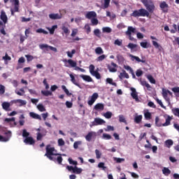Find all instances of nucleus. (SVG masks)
Here are the masks:
<instances>
[{
	"mask_svg": "<svg viewBox=\"0 0 179 179\" xmlns=\"http://www.w3.org/2000/svg\"><path fill=\"white\" fill-rule=\"evenodd\" d=\"M142 3H143L144 6L146 8H141L138 10H135L133 11L130 16L133 17H149L150 19V13H153L155 12V3L152 1H149L148 0H142Z\"/></svg>",
	"mask_w": 179,
	"mask_h": 179,
	"instance_id": "f257e3e1",
	"label": "nucleus"
},
{
	"mask_svg": "<svg viewBox=\"0 0 179 179\" xmlns=\"http://www.w3.org/2000/svg\"><path fill=\"white\" fill-rule=\"evenodd\" d=\"M46 153L45 154V156L49 159V160H51L52 162H57L59 164H62V160L64 159L62 158V155L55 153L54 152H56L55 148L51 147V145H48L45 148Z\"/></svg>",
	"mask_w": 179,
	"mask_h": 179,
	"instance_id": "f03ea898",
	"label": "nucleus"
},
{
	"mask_svg": "<svg viewBox=\"0 0 179 179\" xmlns=\"http://www.w3.org/2000/svg\"><path fill=\"white\" fill-rule=\"evenodd\" d=\"M166 122L164 123H162L160 122V119L159 118V117H155V125H157V127H169V125H171V120H173V116H170L169 115H164V116Z\"/></svg>",
	"mask_w": 179,
	"mask_h": 179,
	"instance_id": "7ed1b4c3",
	"label": "nucleus"
},
{
	"mask_svg": "<svg viewBox=\"0 0 179 179\" xmlns=\"http://www.w3.org/2000/svg\"><path fill=\"white\" fill-rule=\"evenodd\" d=\"M136 33V29L133 27H128L127 31H125V34L129 37V40H130V41H134V43H136V38H134L132 34H135Z\"/></svg>",
	"mask_w": 179,
	"mask_h": 179,
	"instance_id": "20e7f679",
	"label": "nucleus"
},
{
	"mask_svg": "<svg viewBox=\"0 0 179 179\" xmlns=\"http://www.w3.org/2000/svg\"><path fill=\"white\" fill-rule=\"evenodd\" d=\"M96 67H94V65L91 64L90 66V73L92 75V76H95L96 79H101V76L100 75V73L97 71H94Z\"/></svg>",
	"mask_w": 179,
	"mask_h": 179,
	"instance_id": "39448f33",
	"label": "nucleus"
},
{
	"mask_svg": "<svg viewBox=\"0 0 179 179\" xmlns=\"http://www.w3.org/2000/svg\"><path fill=\"white\" fill-rule=\"evenodd\" d=\"M39 48H41V50H44V48H45L46 51H48V50H51V51H53L54 52H57V51H58L57 50V48H54V47H52L51 45H48L47 44L39 45Z\"/></svg>",
	"mask_w": 179,
	"mask_h": 179,
	"instance_id": "423d86ee",
	"label": "nucleus"
},
{
	"mask_svg": "<svg viewBox=\"0 0 179 179\" xmlns=\"http://www.w3.org/2000/svg\"><path fill=\"white\" fill-rule=\"evenodd\" d=\"M106 66L109 72H112V73L117 72V68H118V65L114 63V62H112L110 64H107Z\"/></svg>",
	"mask_w": 179,
	"mask_h": 179,
	"instance_id": "0eeeda50",
	"label": "nucleus"
},
{
	"mask_svg": "<svg viewBox=\"0 0 179 179\" xmlns=\"http://www.w3.org/2000/svg\"><path fill=\"white\" fill-rule=\"evenodd\" d=\"M4 135H7V137H3L0 135V142H8L10 138V136H12V132L10 131H5Z\"/></svg>",
	"mask_w": 179,
	"mask_h": 179,
	"instance_id": "6e6552de",
	"label": "nucleus"
},
{
	"mask_svg": "<svg viewBox=\"0 0 179 179\" xmlns=\"http://www.w3.org/2000/svg\"><path fill=\"white\" fill-rule=\"evenodd\" d=\"M162 97L166 101L168 106H170V104H171V103L170 102V97H169L168 90H166L164 88L162 89Z\"/></svg>",
	"mask_w": 179,
	"mask_h": 179,
	"instance_id": "1a4fd4ad",
	"label": "nucleus"
},
{
	"mask_svg": "<svg viewBox=\"0 0 179 179\" xmlns=\"http://www.w3.org/2000/svg\"><path fill=\"white\" fill-rule=\"evenodd\" d=\"M97 99H99V94L97 92H95L92 95L91 99L88 101V104L90 106H93V104H94V101H96Z\"/></svg>",
	"mask_w": 179,
	"mask_h": 179,
	"instance_id": "9d476101",
	"label": "nucleus"
},
{
	"mask_svg": "<svg viewBox=\"0 0 179 179\" xmlns=\"http://www.w3.org/2000/svg\"><path fill=\"white\" fill-rule=\"evenodd\" d=\"M0 19L2 20L3 24L8 23V15H6V13L3 10L1 11Z\"/></svg>",
	"mask_w": 179,
	"mask_h": 179,
	"instance_id": "9b49d317",
	"label": "nucleus"
},
{
	"mask_svg": "<svg viewBox=\"0 0 179 179\" xmlns=\"http://www.w3.org/2000/svg\"><path fill=\"white\" fill-rule=\"evenodd\" d=\"M159 7L164 13H167V12H169V4H167L166 1H162L159 4Z\"/></svg>",
	"mask_w": 179,
	"mask_h": 179,
	"instance_id": "f8f14e48",
	"label": "nucleus"
},
{
	"mask_svg": "<svg viewBox=\"0 0 179 179\" xmlns=\"http://www.w3.org/2000/svg\"><path fill=\"white\" fill-rule=\"evenodd\" d=\"M50 19L52 20H57L59 19H62V14H59V13H51L49 15Z\"/></svg>",
	"mask_w": 179,
	"mask_h": 179,
	"instance_id": "ddd939ff",
	"label": "nucleus"
},
{
	"mask_svg": "<svg viewBox=\"0 0 179 179\" xmlns=\"http://www.w3.org/2000/svg\"><path fill=\"white\" fill-rule=\"evenodd\" d=\"M130 90L131 91V97L136 100V101H138L139 100V98L138 97V92H136V89L134 87H131Z\"/></svg>",
	"mask_w": 179,
	"mask_h": 179,
	"instance_id": "4468645a",
	"label": "nucleus"
},
{
	"mask_svg": "<svg viewBox=\"0 0 179 179\" xmlns=\"http://www.w3.org/2000/svg\"><path fill=\"white\" fill-rule=\"evenodd\" d=\"M24 143L26 145H34L36 143V141H34V138L33 137H27L24 140Z\"/></svg>",
	"mask_w": 179,
	"mask_h": 179,
	"instance_id": "2eb2a0df",
	"label": "nucleus"
},
{
	"mask_svg": "<svg viewBox=\"0 0 179 179\" xmlns=\"http://www.w3.org/2000/svg\"><path fill=\"white\" fill-rule=\"evenodd\" d=\"M63 62H64V64H66V62H68V64L70 65V66H71V68H73L75 66H76V65H78V64L76 63V62L73 61V59H64L63 60Z\"/></svg>",
	"mask_w": 179,
	"mask_h": 179,
	"instance_id": "dca6fc26",
	"label": "nucleus"
},
{
	"mask_svg": "<svg viewBox=\"0 0 179 179\" xmlns=\"http://www.w3.org/2000/svg\"><path fill=\"white\" fill-rule=\"evenodd\" d=\"M129 57L131 58V60L134 61L135 59L137 62H142V64H145L146 60L141 59L138 56H134L133 55H130Z\"/></svg>",
	"mask_w": 179,
	"mask_h": 179,
	"instance_id": "f3484780",
	"label": "nucleus"
},
{
	"mask_svg": "<svg viewBox=\"0 0 179 179\" xmlns=\"http://www.w3.org/2000/svg\"><path fill=\"white\" fill-rule=\"evenodd\" d=\"M11 3H14V12H19V0H10Z\"/></svg>",
	"mask_w": 179,
	"mask_h": 179,
	"instance_id": "a211bd4d",
	"label": "nucleus"
},
{
	"mask_svg": "<svg viewBox=\"0 0 179 179\" xmlns=\"http://www.w3.org/2000/svg\"><path fill=\"white\" fill-rule=\"evenodd\" d=\"M2 108L6 111H10V103L3 102L2 104Z\"/></svg>",
	"mask_w": 179,
	"mask_h": 179,
	"instance_id": "6ab92c4d",
	"label": "nucleus"
},
{
	"mask_svg": "<svg viewBox=\"0 0 179 179\" xmlns=\"http://www.w3.org/2000/svg\"><path fill=\"white\" fill-rule=\"evenodd\" d=\"M96 136V132L94 131H90L85 136V139L87 141V142H90L92 141V138H93V136Z\"/></svg>",
	"mask_w": 179,
	"mask_h": 179,
	"instance_id": "aec40b11",
	"label": "nucleus"
},
{
	"mask_svg": "<svg viewBox=\"0 0 179 179\" xmlns=\"http://www.w3.org/2000/svg\"><path fill=\"white\" fill-rule=\"evenodd\" d=\"M123 78H125L126 79H129V75L125 70H122V72L120 73L119 75V79H122Z\"/></svg>",
	"mask_w": 179,
	"mask_h": 179,
	"instance_id": "412c9836",
	"label": "nucleus"
},
{
	"mask_svg": "<svg viewBox=\"0 0 179 179\" xmlns=\"http://www.w3.org/2000/svg\"><path fill=\"white\" fill-rule=\"evenodd\" d=\"M29 116L34 120H39V121H41V116L37 113H35L34 112H31L29 113Z\"/></svg>",
	"mask_w": 179,
	"mask_h": 179,
	"instance_id": "4be33fe9",
	"label": "nucleus"
},
{
	"mask_svg": "<svg viewBox=\"0 0 179 179\" xmlns=\"http://www.w3.org/2000/svg\"><path fill=\"white\" fill-rule=\"evenodd\" d=\"M96 16H97V14H96V12L90 11L86 14L85 17H87V19H92V17H96Z\"/></svg>",
	"mask_w": 179,
	"mask_h": 179,
	"instance_id": "5701e85b",
	"label": "nucleus"
},
{
	"mask_svg": "<svg viewBox=\"0 0 179 179\" xmlns=\"http://www.w3.org/2000/svg\"><path fill=\"white\" fill-rule=\"evenodd\" d=\"M80 77L82 78L83 80H85V82H93V79L90 76H85L83 74H81Z\"/></svg>",
	"mask_w": 179,
	"mask_h": 179,
	"instance_id": "b1692460",
	"label": "nucleus"
},
{
	"mask_svg": "<svg viewBox=\"0 0 179 179\" xmlns=\"http://www.w3.org/2000/svg\"><path fill=\"white\" fill-rule=\"evenodd\" d=\"M5 24H3V22L0 20V26H2L0 32L1 34H3V36H6V31H5V27H6V26Z\"/></svg>",
	"mask_w": 179,
	"mask_h": 179,
	"instance_id": "393cba45",
	"label": "nucleus"
},
{
	"mask_svg": "<svg viewBox=\"0 0 179 179\" xmlns=\"http://www.w3.org/2000/svg\"><path fill=\"white\" fill-rule=\"evenodd\" d=\"M62 30L64 31V34H66V36H69L71 31L66 26L62 25Z\"/></svg>",
	"mask_w": 179,
	"mask_h": 179,
	"instance_id": "a878e982",
	"label": "nucleus"
},
{
	"mask_svg": "<svg viewBox=\"0 0 179 179\" xmlns=\"http://www.w3.org/2000/svg\"><path fill=\"white\" fill-rule=\"evenodd\" d=\"M94 120L96 122V125H103V124H106V121L100 117H96Z\"/></svg>",
	"mask_w": 179,
	"mask_h": 179,
	"instance_id": "bb28decb",
	"label": "nucleus"
},
{
	"mask_svg": "<svg viewBox=\"0 0 179 179\" xmlns=\"http://www.w3.org/2000/svg\"><path fill=\"white\" fill-rule=\"evenodd\" d=\"M142 115L136 116L134 118V122H136V124H141V122H142Z\"/></svg>",
	"mask_w": 179,
	"mask_h": 179,
	"instance_id": "cd10ccee",
	"label": "nucleus"
},
{
	"mask_svg": "<svg viewBox=\"0 0 179 179\" xmlns=\"http://www.w3.org/2000/svg\"><path fill=\"white\" fill-rule=\"evenodd\" d=\"M82 171H83V170L81 168H78V166H75L73 173H74V174H80Z\"/></svg>",
	"mask_w": 179,
	"mask_h": 179,
	"instance_id": "c85d7f7f",
	"label": "nucleus"
},
{
	"mask_svg": "<svg viewBox=\"0 0 179 179\" xmlns=\"http://www.w3.org/2000/svg\"><path fill=\"white\" fill-rule=\"evenodd\" d=\"M55 29H58V25H53L52 28H47V29L50 31V34H54L55 32Z\"/></svg>",
	"mask_w": 179,
	"mask_h": 179,
	"instance_id": "c756f323",
	"label": "nucleus"
},
{
	"mask_svg": "<svg viewBox=\"0 0 179 179\" xmlns=\"http://www.w3.org/2000/svg\"><path fill=\"white\" fill-rule=\"evenodd\" d=\"M94 110H104V104L103 103H96L94 106Z\"/></svg>",
	"mask_w": 179,
	"mask_h": 179,
	"instance_id": "7c9ffc66",
	"label": "nucleus"
},
{
	"mask_svg": "<svg viewBox=\"0 0 179 179\" xmlns=\"http://www.w3.org/2000/svg\"><path fill=\"white\" fill-rule=\"evenodd\" d=\"M119 121L120 122H124L125 125H128V122H127V120H125V117H124L123 115H119Z\"/></svg>",
	"mask_w": 179,
	"mask_h": 179,
	"instance_id": "2f4dec72",
	"label": "nucleus"
},
{
	"mask_svg": "<svg viewBox=\"0 0 179 179\" xmlns=\"http://www.w3.org/2000/svg\"><path fill=\"white\" fill-rule=\"evenodd\" d=\"M171 90L175 93L176 97H179V87H173Z\"/></svg>",
	"mask_w": 179,
	"mask_h": 179,
	"instance_id": "473e14b6",
	"label": "nucleus"
},
{
	"mask_svg": "<svg viewBox=\"0 0 179 179\" xmlns=\"http://www.w3.org/2000/svg\"><path fill=\"white\" fill-rule=\"evenodd\" d=\"M106 83H109V85H112V86H115V87H117V83H113V78H106Z\"/></svg>",
	"mask_w": 179,
	"mask_h": 179,
	"instance_id": "72a5a7b5",
	"label": "nucleus"
},
{
	"mask_svg": "<svg viewBox=\"0 0 179 179\" xmlns=\"http://www.w3.org/2000/svg\"><path fill=\"white\" fill-rule=\"evenodd\" d=\"M173 143H174V142L171 139L166 140L165 141V145H166V148H171V146H173Z\"/></svg>",
	"mask_w": 179,
	"mask_h": 179,
	"instance_id": "f704fd0d",
	"label": "nucleus"
},
{
	"mask_svg": "<svg viewBox=\"0 0 179 179\" xmlns=\"http://www.w3.org/2000/svg\"><path fill=\"white\" fill-rule=\"evenodd\" d=\"M14 103H20V107H22V106H26V101L22 100V99H17L14 101Z\"/></svg>",
	"mask_w": 179,
	"mask_h": 179,
	"instance_id": "c9c22d12",
	"label": "nucleus"
},
{
	"mask_svg": "<svg viewBox=\"0 0 179 179\" xmlns=\"http://www.w3.org/2000/svg\"><path fill=\"white\" fill-rule=\"evenodd\" d=\"M141 85L142 86H145V87H147V89H150V85H149V83H148V82H146V80H140Z\"/></svg>",
	"mask_w": 179,
	"mask_h": 179,
	"instance_id": "e433bc0d",
	"label": "nucleus"
},
{
	"mask_svg": "<svg viewBox=\"0 0 179 179\" xmlns=\"http://www.w3.org/2000/svg\"><path fill=\"white\" fill-rule=\"evenodd\" d=\"M162 173L164 176H169V174H171V171H170L169 168L164 167L162 170Z\"/></svg>",
	"mask_w": 179,
	"mask_h": 179,
	"instance_id": "4c0bfd02",
	"label": "nucleus"
},
{
	"mask_svg": "<svg viewBox=\"0 0 179 179\" xmlns=\"http://www.w3.org/2000/svg\"><path fill=\"white\" fill-rule=\"evenodd\" d=\"M98 167L99 169H102L103 171H106V170H107V166H105L104 162H99L98 164Z\"/></svg>",
	"mask_w": 179,
	"mask_h": 179,
	"instance_id": "58836bf2",
	"label": "nucleus"
},
{
	"mask_svg": "<svg viewBox=\"0 0 179 179\" xmlns=\"http://www.w3.org/2000/svg\"><path fill=\"white\" fill-rule=\"evenodd\" d=\"M41 94L45 97H48V96H52V92L51 91H41Z\"/></svg>",
	"mask_w": 179,
	"mask_h": 179,
	"instance_id": "ea45409f",
	"label": "nucleus"
},
{
	"mask_svg": "<svg viewBox=\"0 0 179 179\" xmlns=\"http://www.w3.org/2000/svg\"><path fill=\"white\" fill-rule=\"evenodd\" d=\"M62 90H64V93H66L67 96H72V93L69 92V90L66 89V86L62 85Z\"/></svg>",
	"mask_w": 179,
	"mask_h": 179,
	"instance_id": "a19ab883",
	"label": "nucleus"
},
{
	"mask_svg": "<svg viewBox=\"0 0 179 179\" xmlns=\"http://www.w3.org/2000/svg\"><path fill=\"white\" fill-rule=\"evenodd\" d=\"M147 78L150 82V83H152V85H156V80L152 76V75H149L147 76Z\"/></svg>",
	"mask_w": 179,
	"mask_h": 179,
	"instance_id": "79ce46f5",
	"label": "nucleus"
},
{
	"mask_svg": "<svg viewBox=\"0 0 179 179\" xmlns=\"http://www.w3.org/2000/svg\"><path fill=\"white\" fill-rule=\"evenodd\" d=\"M172 113H173V115H175L176 117H178V118H179V108H173Z\"/></svg>",
	"mask_w": 179,
	"mask_h": 179,
	"instance_id": "37998d69",
	"label": "nucleus"
},
{
	"mask_svg": "<svg viewBox=\"0 0 179 179\" xmlns=\"http://www.w3.org/2000/svg\"><path fill=\"white\" fill-rule=\"evenodd\" d=\"M37 108L38 110H39V111H41V113L45 111V108L44 107V105H43V103H39L37 106Z\"/></svg>",
	"mask_w": 179,
	"mask_h": 179,
	"instance_id": "c03bdc74",
	"label": "nucleus"
},
{
	"mask_svg": "<svg viewBox=\"0 0 179 179\" xmlns=\"http://www.w3.org/2000/svg\"><path fill=\"white\" fill-rule=\"evenodd\" d=\"M71 81L73 85H76V86H79V84L78 82H76V79L75 78V76H73L72 74H70Z\"/></svg>",
	"mask_w": 179,
	"mask_h": 179,
	"instance_id": "a18cd8bd",
	"label": "nucleus"
},
{
	"mask_svg": "<svg viewBox=\"0 0 179 179\" xmlns=\"http://www.w3.org/2000/svg\"><path fill=\"white\" fill-rule=\"evenodd\" d=\"M110 2L111 0H103V9H107L110 6Z\"/></svg>",
	"mask_w": 179,
	"mask_h": 179,
	"instance_id": "49530a36",
	"label": "nucleus"
},
{
	"mask_svg": "<svg viewBox=\"0 0 179 179\" xmlns=\"http://www.w3.org/2000/svg\"><path fill=\"white\" fill-rule=\"evenodd\" d=\"M103 117H105V118H107L108 120H110V118L113 117V113L108 111L103 114Z\"/></svg>",
	"mask_w": 179,
	"mask_h": 179,
	"instance_id": "de8ad7c7",
	"label": "nucleus"
},
{
	"mask_svg": "<svg viewBox=\"0 0 179 179\" xmlns=\"http://www.w3.org/2000/svg\"><path fill=\"white\" fill-rule=\"evenodd\" d=\"M22 136L23 138H29V136H30V133H29L27 131V130H26V129L22 130Z\"/></svg>",
	"mask_w": 179,
	"mask_h": 179,
	"instance_id": "09e8293b",
	"label": "nucleus"
},
{
	"mask_svg": "<svg viewBox=\"0 0 179 179\" xmlns=\"http://www.w3.org/2000/svg\"><path fill=\"white\" fill-rule=\"evenodd\" d=\"M140 45L142 48H149V45H150V44L148 42H141L140 43Z\"/></svg>",
	"mask_w": 179,
	"mask_h": 179,
	"instance_id": "8fccbe9b",
	"label": "nucleus"
},
{
	"mask_svg": "<svg viewBox=\"0 0 179 179\" xmlns=\"http://www.w3.org/2000/svg\"><path fill=\"white\" fill-rule=\"evenodd\" d=\"M84 29H85L87 34H90V32L92 31V28L90 27V25H89L88 24H86L85 25Z\"/></svg>",
	"mask_w": 179,
	"mask_h": 179,
	"instance_id": "3c124183",
	"label": "nucleus"
},
{
	"mask_svg": "<svg viewBox=\"0 0 179 179\" xmlns=\"http://www.w3.org/2000/svg\"><path fill=\"white\" fill-rule=\"evenodd\" d=\"M136 47H138V45L134 44L132 43H129L127 45V48H129L130 50H135V48H136Z\"/></svg>",
	"mask_w": 179,
	"mask_h": 179,
	"instance_id": "603ef678",
	"label": "nucleus"
},
{
	"mask_svg": "<svg viewBox=\"0 0 179 179\" xmlns=\"http://www.w3.org/2000/svg\"><path fill=\"white\" fill-rule=\"evenodd\" d=\"M16 94L18 96H23L25 93L24 92V88H20V92L19 91H15Z\"/></svg>",
	"mask_w": 179,
	"mask_h": 179,
	"instance_id": "864d4df0",
	"label": "nucleus"
},
{
	"mask_svg": "<svg viewBox=\"0 0 179 179\" xmlns=\"http://www.w3.org/2000/svg\"><path fill=\"white\" fill-rule=\"evenodd\" d=\"M96 54H98V55H100L103 54L104 52L103 51V49L100 47H98L95 49Z\"/></svg>",
	"mask_w": 179,
	"mask_h": 179,
	"instance_id": "5fc2aeb1",
	"label": "nucleus"
},
{
	"mask_svg": "<svg viewBox=\"0 0 179 179\" xmlns=\"http://www.w3.org/2000/svg\"><path fill=\"white\" fill-rule=\"evenodd\" d=\"M115 45H118L121 47L122 45V39H116L114 42Z\"/></svg>",
	"mask_w": 179,
	"mask_h": 179,
	"instance_id": "6e6d98bb",
	"label": "nucleus"
},
{
	"mask_svg": "<svg viewBox=\"0 0 179 179\" xmlns=\"http://www.w3.org/2000/svg\"><path fill=\"white\" fill-rule=\"evenodd\" d=\"M37 33H39V34H48V31L43 29V28H39L38 29H36V31Z\"/></svg>",
	"mask_w": 179,
	"mask_h": 179,
	"instance_id": "4d7b16f0",
	"label": "nucleus"
},
{
	"mask_svg": "<svg viewBox=\"0 0 179 179\" xmlns=\"http://www.w3.org/2000/svg\"><path fill=\"white\" fill-rule=\"evenodd\" d=\"M103 33H111L112 29L108 27H105L102 29Z\"/></svg>",
	"mask_w": 179,
	"mask_h": 179,
	"instance_id": "13d9d810",
	"label": "nucleus"
},
{
	"mask_svg": "<svg viewBox=\"0 0 179 179\" xmlns=\"http://www.w3.org/2000/svg\"><path fill=\"white\" fill-rule=\"evenodd\" d=\"M152 45H154V47L155 48H157L158 50H161L162 48V45H160L157 42L152 41Z\"/></svg>",
	"mask_w": 179,
	"mask_h": 179,
	"instance_id": "bf43d9fd",
	"label": "nucleus"
},
{
	"mask_svg": "<svg viewBox=\"0 0 179 179\" xmlns=\"http://www.w3.org/2000/svg\"><path fill=\"white\" fill-rule=\"evenodd\" d=\"M76 52V50H75V49H73L71 52L68 51L66 53L68 57H69V58H72V57H73V54H75Z\"/></svg>",
	"mask_w": 179,
	"mask_h": 179,
	"instance_id": "052dcab7",
	"label": "nucleus"
},
{
	"mask_svg": "<svg viewBox=\"0 0 179 179\" xmlns=\"http://www.w3.org/2000/svg\"><path fill=\"white\" fill-rule=\"evenodd\" d=\"M58 146H64L65 145V141L62 138H59L57 141Z\"/></svg>",
	"mask_w": 179,
	"mask_h": 179,
	"instance_id": "680f3d73",
	"label": "nucleus"
},
{
	"mask_svg": "<svg viewBox=\"0 0 179 179\" xmlns=\"http://www.w3.org/2000/svg\"><path fill=\"white\" fill-rule=\"evenodd\" d=\"M125 27H127V26H125L124 23H120L117 25V29L119 30H122V29H125Z\"/></svg>",
	"mask_w": 179,
	"mask_h": 179,
	"instance_id": "e2e57ef3",
	"label": "nucleus"
},
{
	"mask_svg": "<svg viewBox=\"0 0 179 179\" xmlns=\"http://www.w3.org/2000/svg\"><path fill=\"white\" fill-rule=\"evenodd\" d=\"M79 145H82V141H76L73 143L74 149H78L79 148Z\"/></svg>",
	"mask_w": 179,
	"mask_h": 179,
	"instance_id": "0e129e2a",
	"label": "nucleus"
},
{
	"mask_svg": "<svg viewBox=\"0 0 179 179\" xmlns=\"http://www.w3.org/2000/svg\"><path fill=\"white\" fill-rule=\"evenodd\" d=\"M69 164H73V166H78V162L73 161L72 158H69Z\"/></svg>",
	"mask_w": 179,
	"mask_h": 179,
	"instance_id": "69168bd1",
	"label": "nucleus"
},
{
	"mask_svg": "<svg viewBox=\"0 0 179 179\" xmlns=\"http://www.w3.org/2000/svg\"><path fill=\"white\" fill-rule=\"evenodd\" d=\"M114 160H115V162H116V163H122V162H125V159H124V158L115 157Z\"/></svg>",
	"mask_w": 179,
	"mask_h": 179,
	"instance_id": "338daca9",
	"label": "nucleus"
},
{
	"mask_svg": "<svg viewBox=\"0 0 179 179\" xmlns=\"http://www.w3.org/2000/svg\"><path fill=\"white\" fill-rule=\"evenodd\" d=\"M145 120H150L152 118V114L149 112H147L144 114Z\"/></svg>",
	"mask_w": 179,
	"mask_h": 179,
	"instance_id": "774afa93",
	"label": "nucleus"
}]
</instances>
